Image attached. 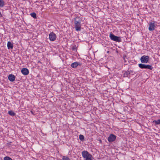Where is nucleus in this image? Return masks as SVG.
<instances>
[{"label": "nucleus", "instance_id": "14", "mask_svg": "<svg viewBox=\"0 0 160 160\" xmlns=\"http://www.w3.org/2000/svg\"><path fill=\"white\" fill-rule=\"evenodd\" d=\"M5 5V3L3 0H0V7L2 8Z\"/></svg>", "mask_w": 160, "mask_h": 160}, {"label": "nucleus", "instance_id": "15", "mask_svg": "<svg viewBox=\"0 0 160 160\" xmlns=\"http://www.w3.org/2000/svg\"><path fill=\"white\" fill-rule=\"evenodd\" d=\"M8 114L12 116H14L16 114L12 110L8 111Z\"/></svg>", "mask_w": 160, "mask_h": 160}, {"label": "nucleus", "instance_id": "1", "mask_svg": "<svg viewBox=\"0 0 160 160\" xmlns=\"http://www.w3.org/2000/svg\"><path fill=\"white\" fill-rule=\"evenodd\" d=\"M81 19L79 17L74 18V27L76 31H80L81 29Z\"/></svg>", "mask_w": 160, "mask_h": 160}, {"label": "nucleus", "instance_id": "19", "mask_svg": "<svg viewBox=\"0 0 160 160\" xmlns=\"http://www.w3.org/2000/svg\"><path fill=\"white\" fill-rule=\"evenodd\" d=\"M79 138L80 140L82 141L84 139V137L83 135L80 134L79 136Z\"/></svg>", "mask_w": 160, "mask_h": 160}, {"label": "nucleus", "instance_id": "5", "mask_svg": "<svg viewBox=\"0 0 160 160\" xmlns=\"http://www.w3.org/2000/svg\"><path fill=\"white\" fill-rule=\"evenodd\" d=\"M149 60V57L148 56L143 55L140 58L141 62L142 63H147Z\"/></svg>", "mask_w": 160, "mask_h": 160}, {"label": "nucleus", "instance_id": "10", "mask_svg": "<svg viewBox=\"0 0 160 160\" xmlns=\"http://www.w3.org/2000/svg\"><path fill=\"white\" fill-rule=\"evenodd\" d=\"M22 73L24 75H27L29 73V71L28 69L23 68L21 70Z\"/></svg>", "mask_w": 160, "mask_h": 160}, {"label": "nucleus", "instance_id": "4", "mask_svg": "<svg viewBox=\"0 0 160 160\" xmlns=\"http://www.w3.org/2000/svg\"><path fill=\"white\" fill-rule=\"evenodd\" d=\"M138 66L141 69H148L151 70H152L153 69L152 66L149 65H145L142 63L139 64Z\"/></svg>", "mask_w": 160, "mask_h": 160}, {"label": "nucleus", "instance_id": "7", "mask_svg": "<svg viewBox=\"0 0 160 160\" xmlns=\"http://www.w3.org/2000/svg\"><path fill=\"white\" fill-rule=\"evenodd\" d=\"M116 139V136L113 134H111L108 138V140L109 142H112L115 141Z\"/></svg>", "mask_w": 160, "mask_h": 160}, {"label": "nucleus", "instance_id": "23", "mask_svg": "<svg viewBox=\"0 0 160 160\" xmlns=\"http://www.w3.org/2000/svg\"><path fill=\"white\" fill-rule=\"evenodd\" d=\"M31 112L32 114H33V112L32 111H31Z\"/></svg>", "mask_w": 160, "mask_h": 160}, {"label": "nucleus", "instance_id": "20", "mask_svg": "<svg viewBox=\"0 0 160 160\" xmlns=\"http://www.w3.org/2000/svg\"><path fill=\"white\" fill-rule=\"evenodd\" d=\"M4 160H12V159L10 158L8 156L5 157L3 158Z\"/></svg>", "mask_w": 160, "mask_h": 160}, {"label": "nucleus", "instance_id": "25", "mask_svg": "<svg viewBox=\"0 0 160 160\" xmlns=\"http://www.w3.org/2000/svg\"><path fill=\"white\" fill-rule=\"evenodd\" d=\"M12 81H12H14L12 80V81Z\"/></svg>", "mask_w": 160, "mask_h": 160}, {"label": "nucleus", "instance_id": "11", "mask_svg": "<svg viewBox=\"0 0 160 160\" xmlns=\"http://www.w3.org/2000/svg\"><path fill=\"white\" fill-rule=\"evenodd\" d=\"M7 47L8 49H12L13 47V45L10 42L8 41L7 43Z\"/></svg>", "mask_w": 160, "mask_h": 160}, {"label": "nucleus", "instance_id": "8", "mask_svg": "<svg viewBox=\"0 0 160 160\" xmlns=\"http://www.w3.org/2000/svg\"><path fill=\"white\" fill-rule=\"evenodd\" d=\"M82 65V63L81 62H76L72 63L71 66L73 68H76L78 66H81Z\"/></svg>", "mask_w": 160, "mask_h": 160}, {"label": "nucleus", "instance_id": "16", "mask_svg": "<svg viewBox=\"0 0 160 160\" xmlns=\"http://www.w3.org/2000/svg\"><path fill=\"white\" fill-rule=\"evenodd\" d=\"M154 123H155L156 125L160 124V119H158L157 120H154L153 121Z\"/></svg>", "mask_w": 160, "mask_h": 160}, {"label": "nucleus", "instance_id": "13", "mask_svg": "<svg viewBox=\"0 0 160 160\" xmlns=\"http://www.w3.org/2000/svg\"><path fill=\"white\" fill-rule=\"evenodd\" d=\"M132 72L131 70L130 71H126L123 74V76L125 77H127L128 76V75L130 73Z\"/></svg>", "mask_w": 160, "mask_h": 160}, {"label": "nucleus", "instance_id": "21", "mask_svg": "<svg viewBox=\"0 0 160 160\" xmlns=\"http://www.w3.org/2000/svg\"><path fill=\"white\" fill-rule=\"evenodd\" d=\"M76 49H77V47L76 46V45H74L73 46L72 48V49L73 50V51H75V50H76Z\"/></svg>", "mask_w": 160, "mask_h": 160}, {"label": "nucleus", "instance_id": "22", "mask_svg": "<svg viewBox=\"0 0 160 160\" xmlns=\"http://www.w3.org/2000/svg\"><path fill=\"white\" fill-rule=\"evenodd\" d=\"M2 17V13H1V12H0V17Z\"/></svg>", "mask_w": 160, "mask_h": 160}, {"label": "nucleus", "instance_id": "6", "mask_svg": "<svg viewBox=\"0 0 160 160\" xmlns=\"http://www.w3.org/2000/svg\"><path fill=\"white\" fill-rule=\"evenodd\" d=\"M49 38L51 41H54L56 38V35L53 32H51L49 34Z\"/></svg>", "mask_w": 160, "mask_h": 160}, {"label": "nucleus", "instance_id": "26", "mask_svg": "<svg viewBox=\"0 0 160 160\" xmlns=\"http://www.w3.org/2000/svg\"><path fill=\"white\" fill-rule=\"evenodd\" d=\"M132 160H135V159H132Z\"/></svg>", "mask_w": 160, "mask_h": 160}, {"label": "nucleus", "instance_id": "18", "mask_svg": "<svg viewBox=\"0 0 160 160\" xmlns=\"http://www.w3.org/2000/svg\"><path fill=\"white\" fill-rule=\"evenodd\" d=\"M31 16L34 18H37L36 14L35 12L32 13L30 14Z\"/></svg>", "mask_w": 160, "mask_h": 160}, {"label": "nucleus", "instance_id": "3", "mask_svg": "<svg viewBox=\"0 0 160 160\" xmlns=\"http://www.w3.org/2000/svg\"><path fill=\"white\" fill-rule=\"evenodd\" d=\"M109 37L111 40L116 42H120L122 41L121 37L116 36L112 32H111L110 34Z\"/></svg>", "mask_w": 160, "mask_h": 160}, {"label": "nucleus", "instance_id": "2", "mask_svg": "<svg viewBox=\"0 0 160 160\" xmlns=\"http://www.w3.org/2000/svg\"><path fill=\"white\" fill-rule=\"evenodd\" d=\"M82 157L85 159V160H92V155L87 151H83L82 153Z\"/></svg>", "mask_w": 160, "mask_h": 160}, {"label": "nucleus", "instance_id": "24", "mask_svg": "<svg viewBox=\"0 0 160 160\" xmlns=\"http://www.w3.org/2000/svg\"><path fill=\"white\" fill-rule=\"evenodd\" d=\"M38 62H40L41 63V62L40 61Z\"/></svg>", "mask_w": 160, "mask_h": 160}, {"label": "nucleus", "instance_id": "9", "mask_svg": "<svg viewBox=\"0 0 160 160\" xmlns=\"http://www.w3.org/2000/svg\"><path fill=\"white\" fill-rule=\"evenodd\" d=\"M155 25L154 23L150 22L148 30L150 31H153L155 29Z\"/></svg>", "mask_w": 160, "mask_h": 160}, {"label": "nucleus", "instance_id": "12", "mask_svg": "<svg viewBox=\"0 0 160 160\" xmlns=\"http://www.w3.org/2000/svg\"><path fill=\"white\" fill-rule=\"evenodd\" d=\"M8 79L9 80H15V77L13 74H10L8 76Z\"/></svg>", "mask_w": 160, "mask_h": 160}, {"label": "nucleus", "instance_id": "17", "mask_svg": "<svg viewBox=\"0 0 160 160\" xmlns=\"http://www.w3.org/2000/svg\"><path fill=\"white\" fill-rule=\"evenodd\" d=\"M62 160H70V159L67 156H63Z\"/></svg>", "mask_w": 160, "mask_h": 160}]
</instances>
